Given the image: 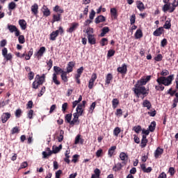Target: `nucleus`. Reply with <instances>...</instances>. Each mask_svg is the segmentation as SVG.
Instances as JSON below:
<instances>
[{
	"mask_svg": "<svg viewBox=\"0 0 178 178\" xmlns=\"http://www.w3.org/2000/svg\"><path fill=\"white\" fill-rule=\"evenodd\" d=\"M133 91L136 94V98H140V95L147 96L149 94L148 90L145 86H140L138 85H135V88H134Z\"/></svg>",
	"mask_w": 178,
	"mask_h": 178,
	"instance_id": "obj_2",
	"label": "nucleus"
},
{
	"mask_svg": "<svg viewBox=\"0 0 178 178\" xmlns=\"http://www.w3.org/2000/svg\"><path fill=\"white\" fill-rule=\"evenodd\" d=\"M149 80H151V75L147 76L146 78H141L137 81L135 86H140L143 87V86H145Z\"/></svg>",
	"mask_w": 178,
	"mask_h": 178,
	"instance_id": "obj_4",
	"label": "nucleus"
},
{
	"mask_svg": "<svg viewBox=\"0 0 178 178\" xmlns=\"http://www.w3.org/2000/svg\"><path fill=\"white\" fill-rule=\"evenodd\" d=\"M162 154H163V149L157 147L154 152V157L156 159H158V158H159Z\"/></svg>",
	"mask_w": 178,
	"mask_h": 178,
	"instance_id": "obj_15",
	"label": "nucleus"
},
{
	"mask_svg": "<svg viewBox=\"0 0 178 178\" xmlns=\"http://www.w3.org/2000/svg\"><path fill=\"white\" fill-rule=\"evenodd\" d=\"M60 149H62V145H60L58 147H56L53 150V154H58Z\"/></svg>",
	"mask_w": 178,
	"mask_h": 178,
	"instance_id": "obj_60",
	"label": "nucleus"
},
{
	"mask_svg": "<svg viewBox=\"0 0 178 178\" xmlns=\"http://www.w3.org/2000/svg\"><path fill=\"white\" fill-rule=\"evenodd\" d=\"M94 17H95V10H91V12L90 13L89 15V19L90 20H94Z\"/></svg>",
	"mask_w": 178,
	"mask_h": 178,
	"instance_id": "obj_55",
	"label": "nucleus"
},
{
	"mask_svg": "<svg viewBox=\"0 0 178 178\" xmlns=\"http://www.w3.org/2000/svg\"><path fill=\"white\" fill-rule=\"evenodd\" d=\"M46 51H47V48H45V47H41L40 48V49L37 51V53L35 54V55L38 58H42V56H44V54H45Z\"/></svg>",
	"mask_w": 178,
	"mask_h": 178,
	"instance_id": "obj_10",
	"label": "nucleus"
},
{
	"mask_svg": "<svg viewBox=\"0 0 178 178\" xmlns=\"http://www.w3.org/2000/svg\"><path fill=\"white\" fill-rule=\"evenodd\" d=\"M19 127H15L11 130V134H16V133H19Z\"/></svg>",
	"mask_w": 178,
	"mask_h": 178,
	"instance_id": "obj_52",
	"label": "nucleus"
},
{
	"mask_svg": "<svg viewBox=\"0 0 178 178\" xmlns=\"http://www.w3.org/2000/svg\"><path fill=\"white\" fill-rule=\"evenodd\" d=\"M19 24L22 29V30H26L27 29V22L24 19H19Z\"/></svg>",
	"mask_w": 178,
	"mask_h": 178,
	"instance_id": "obj_28",
	"label": "nucleus"
},
{
	"mask_svg": "<svg viewBox=\"0 0 178 178\" xmlns=\"http://www.w3.org/2000/svg\"><path fill=\"white\" fill-rule=\"evenodd\" d=\"M52 81L56 86H60V81L58 80V75L56 74H53Z\"/></svg>",
	"mask_w": 178,
	"mask_h": 178,
	"instance_id": "obj_34",
	"label": "nucleus"
},
{
	"mask_svg": "<svg viewBox=\"0 0 178 178\" xmlns=\"http://www.w3.org/2000/svg\"><path fill=\"white\" fill-rule=\"evenodd\" d=\"M63 134H65V131H63V130H60V134L58 136V143H62V141H63Z\"/></svg>",
	"mask_w": 178,
	"mask_h": 178,
	"instance_id": "obj_43",
	"label": "nucleus"
},
{
	"mask_svg": "<svg viewBox=\"0 0 178 178\" xmlns=\"http://www.w3.org/2000/svg\"><path fill=\"white\" fill-rule=\"evenodd\" d=\"M18 41L19 44H24V42H26V39L24 38V35H20L18 38Z\"/></svg>",
	"mask_w": 178,
	"mask_h": 178,
	"instance_id": "obj_49",
	"label": "nucleus"
},
{
	"mask_svg": "<svg viewBox=\"0 0 178 178\" xmlns=\"http://www.w3.org/2000/svg\"><path fill=\"white\" fill-rule=\"evenodd\" d=\"M100 44L102 47H105V45H108V38H103L100 41Z\"/></svg>",
	"mask_w": 178,
	"mask_h": 178,
	"instance_id": "obj_48",
	"label": "nucleus"
},
{
	"mask_svg": "<svg viewBox=\"0 0 178 178\" xmlns=\"http://www.w3.org/2000/svg\"><path fill=\"white\" fill-rule=\"evenodd\" d=\"M81 136L80 135H77L76 137L75 138V142L74 144H79L80 143V144H83L84 143V139H82Z\"/></svg>",
	"mask_w": 178,
	"mask_h": 178,
	"instance_id": "obj_37",
	"label": "nucleus"
},
{
	"mask_svg": "<svg viewBox=\"0 0 178 178\" xmlns=\"http://www.w3.org/2000/svg\"><path fill=\"white\" fill-rule=\"evenodd\" d=\"M31 12L33 15H38V4L34 3L31 6Z\"/></svg>",
	"mask_w": 178,
	"mask_h": 178,
	"instance_id": "obj_33",
	"label": "nucleus"
},
{
	"mask_svg": "<svg viewBox=\"0 0 178 178\" xmlns=\"http://www.w3.org/2000/svg\"><path fill=\"white\" fill-rule=\"evenodd\" d=\"M42 12L44 16H46V17H48V16L51 15V10H49V8H48L47 6H43Z\"/></svg>",
	"mask_w": 178,
	"mask_h": 178,
	"instance_id": "obj_22",
	"label": "nucleus"
},
{
	"mask_svg": "<svg viewBox=\"0 0 178 178\" xmlns=\"http://www.w3.org/2000/svg\"><path fill=\"white\" fill-rule=\"evenodd\" d=\"M8 29L9 30L10 33H15L17 30V27L15 25L8 24Z\"/></svg>",
	"mask_w": 178,
	"mask_h": 178,
	"instance_id": "obj_39",
	"label": "nucleus"
},
{
	"mask_svg": "<svg viewBox=\"0 0 178 178\" xmlns=\"http://www.w3.org/2000/svg\"><path fill=\"white\" fill-rule=\"evenodd\" d=\"M160 74L161 76L157 78L156 80L158 84L155 86L156 91H163V90H165V86L168 87L170 86V84H172V81L175 79V74L169 76V72L168 70H163ZM166 76H168L166 77Z\"/></svg>",
	"mask_w": 178,
	"mask_h": 178,
	"instance_id": "obj_1",
	"label": "nucleus"
},
{
	"mask_svg": "<svg viewBox=\"0 0 178 178\" xmlns=\"http://www.w3.org/2000/svg\"><path fill=\"white\" fill-rule=\"evenodd\" d=\"M72 113L67 114L65 117V120L67 122V123H69L70 126H72Z\"/></svg>",
	"mask_w": 178,
	"mask_h": 178,
	"instance_id": "obj_40",
	"label": "nucleus"
},
{
	"mask_svg": "<svg viewBox=\"0 0 178 178\" xmlns=\"http://www.w3.org/2000/svg\"><path fill=\"white\" fill-rule=\"evenodd\" d=\"M40 86L41 85L38 83L37 81H33L32 83V88H34V90H37Z\"/></svg>",
	"mask_w": 178,
	"mask_h": 178,
	"instance_id": "obj_56",
	"label": "nucleus"
},
{
	"mask_svg": "<svg viewBox=\"0 0 178 178\" xmlns=\"http://www.w3.org/2000/svg\"><path fill=\"white\" fill-rule=\"evenodd\" d=\"M122 168H123V165L121 163H118L113 167V170L114 172H120V170H122Z\"/></svg>",
	"mask_w": 178,
	"mask_h": 178,
	"instance_id": "obj_27",
	"label": "nucleus"
},
{
	"mask_svg": "<svg viewBox=\"0 0 178 178\" xmlns=\"http://www.w3.org/2000/svg\"><path fill=\"white\" fill-rule=\"evenodd\" d=\"M68 74L69 73L64 71L63 73L60 75L61 80L63 81V83H67L69 81V78H67Z\"/></svg>",
	"mask_w": 178,
	"mask_h": 178,
	"instance_id": "obj_31",
	"label": "nucleus"
},
{
	"mask_svg": "<svg viewBox=\"0 0 178 178\" xmlns=\"http://www.w3.org/2000/svg\"><path fill=\"white\" fill-rule=\"evenodd\" d=\"M61 16H62V15L59 14V13L53 15V19H51V23H52V24H54V23H55V22H60Z\"/></svg>",
	"mask_w": 178,
	"mask_h": 178,
	"instance_id": "obj_19",
	"label": "nucleus"
},
{
	"mask_svg": "<svg viewBox=\"0 0 178 178\" xmlns=\"http://www.w3.org/2000/svg\"><path fill=\"white\" fill-rule=\"evenodd\" d=\"M22 113H23V112L22 111V109L20 108L17 109L15 111V117L20 118V116H22Z\"/></svg>",
	"mask_w": 178,
	"mask_h": 178,
	"instance_id": "obj_58",
	"label": "nucleus"
},
{
	"mask_svg": "<svg viewBox=\"0 0 178 178\" xmlns=\"http://www.w3.org/2000/svg\"><path fill=\"white\" fill-rule=\"evenodd\" d=\"M155 127H156V122L155 121H153L149 126V130L152 133L155 131Z\"/></svg>",
	"mask_w": 178,
	"mask_h": 178,
	"instance_id": "obj_41",
	"label": "nucleus"
},
{
	"mask_svg": "<svg viewBox=\"0 0 178 178\" xmlns=\"http://www.w3.org/2000/svg\"><path fill=\"white\" fill-rule=\"evenodd\" d=\"M136 6L138 9L140 10V12H143V10H145V6H144V3L141 1H136Z\"/></svg>",
	"mask_w": 178,
	"mask_h": 178,
	"instance_id": "obj_18",
	"label": "nucleus"
},
{
	"mask_svg": "<svg viewBox=\"0 0 178 178\" xmlns=\"http://www.w3.org/2000/svg\"><path fill=\"white\" fill-rule=\"evenodd\" d=\"M130 23L133 26L136 23V14H133L130 17Z\"/></svg>",
	"mask_w": 178,
	"mask_h": 178,
	"instance_id": "obj_59",
	"label": "nucleus"
},
{
	"mask_svg": "<svg viewBox=\"0 0 178 178\" xmlns=\"http://www.w3.org/2000/svg\"><path fill=\"white\" fill-rule=\"evenodd\" d=\"M76 66V63L70 61L67 65V71H65V73H72L73 72V67Z\"/></svg>",
	"mask_w": 178,
	"mask_h": 178,
	"instance_id": "obj_11",
	"label": "nucleus"
},
{
	"mask_svg": "<svg viewBox=\"0 0 178 178\" xmlns=\"http://www.w3.org/2000/svg\"><path fill=\"white\" fill-rule=\"evenodd\" d=\"M140 168L143 170V172H144V173H151V172H152V168L151 167H148L147 168L145 167V164H141L140 165Z\"/></svg>",
	"mask_w": 178,
	"mask_h": 178,
	"instance_id": "obj_23",
	"label": "nucleus"
},
{
	"mask_svg": "<svg viewBox=\"0 0 178 178\" xmlns=\"http://www.w3.org/2000/svg\"><path fill=\"white\" fill-rule=\"evenodd\" d=\"M133 130H134L135 133H137V134H138V133L141 131V126L140 125L135 126L134 127Z\"/></svg>",
	"mask_w": 178,
	"mask_h": 178,
	"instance_id": "obj_51",
	"label": "nucleus"
},
{
	"mask_svg": "<svg viewBox=\"0 0 178 178\" xmlns=\"http://www.w3.org/2000/svg\"><path fill=\"white\" fill-rule=\"evenodd\" d=\"M121 129L119 127H117L113 130V136H115V137H118L119 134H120Z\"/></svg>",
	"mask_w": 178,
	"mask_h": 178,
	"instance_id": "obj_45",
	"label": "nucleus"
},
{
	"mask_svg": "<svg viewBox=\"0 0 178 178\" xmlns=\"http://www.w3.org/2000/svg\"><path fill=\"white\" fill-rule=\"evenodd\" d=\"M75 114L78 115V116H83V114L84 113V109L83 108H76V113Z\"/></svg>",
	"mask_w": 178,
	"mask_h": 178,
	"instance_id": "obj_47",
	"label": "nucleus"
},
{
	"mask_svg": "<svg viewBox=\"0 0 178 178\" xmlns=\"http://www.w3.org/2000/svg\"><path fill=\"white\" fill-rule=\"evenodd\" d=\"M172 20L170 19V18H168L164 25L163 29H165L166 30H169V29H170L172 27V24H171Z\"/></svg>",
	"mask_w": 178,
	"mask_h": 178,
	"instance_id": "obj_26",
	"label": "nucleus"
},
{
	"mask_svg": "<svg viewBox=\"0 0 178 178\" xmlns=\"http://www.w3.org/2000/svg\"><path fill=\"white\" fill-rule=\"evenodd\" d=\"M148 143V140H141L140 147L141 148H145L147 144Z\"/></svg>",
	"mask_w": 178,
	"mask_h": 178,
	"instance_id": "obj_50",
	"label": "nucleus"
},
{
	"mask_svg": "<svg viewBox=\"0 0 178 178\" xmlns=\"http://www.w3.org/2000/svg\"><path fill=\"white\" fill-rule=\"evenodd\" d=\"M80 26V24L79 22H72L70 25V27L67 29V33H70L72 34L73 31H76L77 29H79V26Z\"/></svg>",
	"mask_w": 178,
	"mask_h": 178,
	"instance_id": "obj_6",
	"label": "nucleus"
},
{
	"mask_svg": "<svg viewBox=\"0 0 178 178\" xmlns=\"http://www.w3.org/2000/svg\"><path fill=\"white\" fill-rule=\"evenodd\" d=\"M162 59H163L162 54H158L156 57H154V60H156V62H161Z\"/></svg>",
	"mask_w": 178,
	"mask_h": 178,
	"instance_id": "obj_57",
	"label": "nucleus"
},
{
	"mask_svg": "<svg viewBox=\"0 0 178 178\" xmlns=\"http://www.w3.org/2000/svg\"><path fill=\"white\" fill-rule=\"evenodd\" d=\"M33 115H34V111L33 110H29L28 113H27V116L29 118V119H33Z\"/></svg>",
	"mask_w": 178,
	"mask_h": 178,
	"instance_id": "obj_62",
	"label": "nucleus"
},
{
	"mask_svg": "<svg viewBox=\"0 0 178 178\" xmlns=\"http://www.w3.org/2000/svg\"><path fill=\"white\" fill-rule=\"evenodd\" d=\"M112 105H113V109H116V108H118V105H119V99L116 98L113 99L112 100Z\"/></svg>",
	"mask_w": 178,
	"mask_h": 178,
	"instance_id": "obj_42",
	"label": "nucleus"
},
{
	"mask_svg": "<svg viewBox=\"0 0 178 178\" xmlns=\"http://www.w3.org/2000/svg\"><path fill=\"white\" fill-rule=\"evenodd\" d=\"M143 108H147V109L149 110L151 108H152V104L149 102V100H144L143 103Z\"/></svg>",
	"mask_w": 178,
	"mask_h": 178,
	"instance_id": "obj_25",
	"label": "nucleus"
},
{
	"mask_svg": "<svg viewBox=\"0 0 178 178\" xmlns=\"http://www.w3.org/2000/svg\"><path fill=\"white\" fill-rule=\"evenodd\" d=\"M94 173L92 175L91 178H99V176H101V170L99 168H95Z\"/></svg>",
	"mask_w": 178,
	"mask_h": 178,
	"instance_id": "obj_29",
	"label": "nucleus"
},
{
	"mask_svg": "<svg viewBox=\"0 0 178 178\" xmlns=\"http://www.w3.org/2000/svg\"><path fill=\"white\" fill-rule=\"evenodd\" d=\"M163 27L161 26L158 29H156L154 32H153V35L154 37H161L162 35V33H163Z\"/></svg>",
	"mask_w": 178,
	"mask_h": 178,
	"instance_id": "obj_13",
	"label": "nucleus"
},
{
	"mask_svg": "<svg viewBox=\"0 0 178 178\" xmlns=\"http://www.w3.org/2000/svg\"><path fill=\"white\" fill-rule=\"evenodd\" d=\"M88 41L90 45H95L96 44V40L95 37H94V35H88Z\"/></svg>",
	"mask_w": 178,
	"mask_h": 178,
	"instance_id": "obj_24",
	"label": "nucleus"
},
{
	"mask_svg": "<svg viewBox=\"0 0 178 178\" xmlns=\"http://www.w3.org/2000/svg\"><path fill=\"white\" fill-rule=\"evenodd\" d=\"M86 104H87V102L86 100H83L82 102V104H78L76 109H84V108H86Z\"/></svg>",
	"mask_w": 178,
	"mask_h": 178,
	"instance_id": "obj_46",
	"label": "nucleus"
},
{
	"mask_svg": "<svg viewBox=\"0 0 178 178\" xmlns=\"http://www.w3.org/2000/svg\"><path fill=\"white\" fill-rule=\"evenodd\" d=\"M2 55L3 58L8 61V60H12L13 56H12L11 53L8 54V49L6 47H4L2 49Z\"/></svg>",
	"mask_w": 178,
	"mask_h": 178,
	"instance_id": "obj_5",
	"label": "nucleus"
},
{
	"mask_svg": "<svg viewBox=\"0 0 178 178\" xmlns=\"http://www.w3.org/2000/svg\"><path fill=\"white\" fill-rule=\"evenodd\" d=\"M168 173H170V176H175V173H176V170H175V168L170 167L168 170Z\"/></svg>",
	"mask_w": 178,
	"mask_h": 178,
	"instance_id": "obj_54",
	"label": "nucleus"
},
{
	"mask_svg": "<svg viewBox=\"0 0 178 178\" xmlns=\"http://www.w3.org/2000/svg\"><path fill=\"white\" fill-rule=\"evenodd\" d=\"M54 73L53 74H56V76H58V74H62L64 73V70H62L60 67L54 66Z\"/></svg>",
	"mask_w": 178,
	"mask_h": 178,
	"instance_id": "obj_17",
	"label": "nucleus"
},
{
	"mask_svg": "<svg viewBox=\"0 0 178 178\" xmlns=\"http://www.w3.org/2000/svg\"><path fill=\"white\" fill-rule=\"evenodd\" d=\"M54 12H56V13H59L58 14L61 15V13H64L65 10H63V9L60 8V6H56L54 8H53Z\"/></svg>",
	"mask_w": 178,
	"mask_h": 178,
	"instance_id": "obj_36",
	"label": "nucleus"
},
{
	"mask_svg": "<svg viewBox=\"0 0 178 178\" xmlns=\"http://www.w3.org/2000/svg\"><path fill=\"white\" fill-rule=\"evenodd\" d=\"M67 106H68L67 103H64V104H63V105H62V112H63V113H66V111H67Z\"/></svg>",
	"mask_w": 178,
	"mask_h": 178,
	"instance_id": "obj_61",
	"label": "nucleus"
},
{
	"mask_svg": "<svg viewBox=\"0 0 178 178\" xmlns=\"http://www.w3.org/2000/svg\"><path fill=\"white\" fill-rule=\"evenodd\" d=\"M107 33H109V27L108 26H104L102 29V33H100V36L102 37H105V34H107Z\"/></svg>",
	"mask_w": 178,
	"mask_h": 178,
	"instance_id": "obj_38",
	"label": "nucleus"
},
{
	"mask_svg": "<svg viewBox=\"0 0 178 178\" xmlns=\"http://www.w3.org/2000/svg\"><path fill=\"white\" fill-rule=\"evenodd\" d=\"M96 80H97V74L93 73L92 74L91 79L89 80L88 88H90V90H92L94 87V83H95Z\"/></svg>",
	"mask_w": 178,
	"mask_h": 178,
	"instance_id": "obj_7",
	"label": "nucleus"
},
{
	"mask_svg": "<svg viewBox=\"0 0 178 178\" xmlns=\"http://www.w3.org/2000/svg\"><path fill=\"white\" fill-rule=\"evenodd\" d=\"M35 81L40 86H42L45 83V74H43L41 76L37 74L35 76Z\"/></svg>",
	"mask_w": 178,
	"mask_h": 178,
	"instance_id": "obj_8",
	"label": "nucleus"
},
{
	"mask_svg": "<svg viewBox=\"0 0 178 178\" xmlns=\"http://www.w3.org/2000/svg\"><path fill=\"white\" fill-rule=\"evenodd\" d=\"M170 9V3L165 4L163 7V12H168Z\"/></svg>",
	"mask_w": 178,
	"mask_h": 178,
	"instance_id": "obj_63",
	"label": "nucleus"
},
{
	"mask_svg": "<svg viewBox=\"0 0 178 178\" xmlns=\"http://www.w3.org/2000/svg\"><path fill=\"white\" fill-rule=\"evenodd\" d=\"M116 151V146H111L108 150V158H112Z\"/></svg>",
	"mask_w": 178,
	"mask_h": 178,
	"instance_id": "obj_21",
	"label": "nucleus"
},
{
	"mask_svg": "<svg viewBox=\"0 0 178 178\" xmlns=\"http://www.w3.org/2000/svg\"><path fill=\"white\" fill-rule=\"evenodd\" d=\"M62 170H58L57 172H56V178H60V175H62Z\"/></svg>",
	"mask_w": 178,
	"mask_h": 178,
	"instance_id": "obj_64",
	"label": "nucleus"
},
{
	"mask_svg": "<svg viewBox=\"0 0 178 178\" xmlns=\"http://www.w3.org/2000/svg\"><path fill=\"white\" fill-rule=\"evenodd\" d=\"M74 118L71 122V126H74V124H76V123H80V120H79V118H80V116L77 114H75V113H74L73 114Z\"/></svg>",
	"mask_w": 178,
	"mask_h": 178,
	"instance_id": "obj_16",
	"label": "nucleus"
},
{
	"mask_svg": "<svg viewBox=\"0 0 178 178\" xmlns=\"http://www.w3.org/2000/svg\"><path fill=\"white\" fill-rule=\"evenodd\" d=\"M104 22H106V18L104 15H99L95 19V23H96V24L104 23Z\"/></svg>",
	"mask_w": 178,
	"mask_h": 178,
	"instance_id": "obj_14",
	"label": "nucleus"
},
{
	"mask_svg": "<svg viewBox=\"0 0 178 178\" xmlns=\"http://www.w3.org/2000/svg\"><path fill=\"white\" fill-rule=\"evenodd\" d=\"M63 33H64L63 28L62 26H59L58 30L53 31L50 34L49 40L51 41H55V40H56V37H58V35H59V33L60 34V35H62V34H63Z\"/></svg>",
	"mask_w": 178,
	"mask_h": 178,
	"instance_id": "obj_3",
	"label": "nucleus"
},
{
	"mask_svg": "<svg viewBox=\"0 0 178 178\" xmlns=\"http://www.w3.org/2000/svg\"><path fill=\"white\" fill-rule=\"evenodd\" d=\"M135 38L136 40L143 38V31L141 29H137V31L135 33Z\"/></svg>",
	"mask_w": 178,
	"mask_h": 178,
	"instance_id": "obj_32",
	"label": "nucleus"
},
{
	"mask_svg": "<svg viewBox=\"0 0 178 178\" xmlns=\"http://www.w3.org/2000/svg\"><path fill=\"white\" fill-rule=\"evenodd\" d=\"M110 13L111 17H113V19H118V10L116 9V8H111Z\"/></svg>",
	"mask_w": 178,
	"mask_h": 178,
	"instance_id": "obj_20",
	"label": "nucleus"
},
{
	"mask_svg": "<svg viewBox=\"0 0 178 178\" xmlns=\"http://www.w3.org/2000/svg\"><path fill=\"white\" fill-rule=\"evenodd\" d=\"M129 156L125 152H121L120 154V159L122 161V163H124L125 161H127Z\"/></svg>",
	"mask_w": 178,
	"mask_h": 178,
	"instance_id": "obj_30",
	"label": "nucleus"
},
{
	"mask_svg": "<svg viewBox=\"0 0 178 178\" xmlns=\"http://www.w3.org/2000/svg\"><path fill=\"white\" fill-rule=\"evenodd\" d=\"M10 113H3L1 115L2 123H6L10 119Z\"/></svg>",
	"mask_w": 178,
	"mask_h": 178,
	"instance_id": "obj_12",
	"label": "nucleus"
},
{
	"mask_svg": "<svg viewBox=\"0 0 178 178\" xmlns=\"http://www.w3.org/2000/svg\"><path fill=\"white\" fill-rule=\"evenodd\" d=\"M117 72L120 73V74H126L127 73V65L126 64H122L121 67L117 68Z\"/></svg>",
	"mask_w": 178,
	"mask_h": 178,
	"instance_id": "obj_9",
	"label": "nucleus"
},
{
	"mask_svg": "<svg viewBox=\"0 0 178 178\" xmlns=\"http://www.w3.org/2000/svg\"><path fill=\"white\" fill-rule=\"evenodd\" d=\"M8 9H9V10H13L16 9V3H15V1H12L10 3H9Z\"/></svg>",
	"mask_w": 178,
	"mask_h": 178,
	"instance_id": "obj_44",
	"label": "nucleus"
},
{
	"mask_svg": "<svg viewBox=\"0 0 178 178\" xmlns=\"http://www.w3.org/2000/svg\"><path fill=\"white\" fill-rule=\"evenodd\" d=\"M113 80V75L109 73L106 76V84H111V81Z\"/></svg>",
	"mask_w": 178,
	"mask_h": 178,
	"instance_id": "obj_35",
	"label": "nucleus"
},
{
	"mask_svg": "<svg viewBox=\"0 0 178 178\" xmlns=\"http://www.w3.org/2000/svg\"><path fill=\"white\" fill-rule=\"evenodd\" d=\"M115 50L110 49L108 51L107 56L108 58H112V56H113L115 55Z\"/></svg>",
	"mask_w": 178,
	"mask_h": 178,
	"instance_id": "obj_53",
	"label": "nucleus"
}]
</instances>
